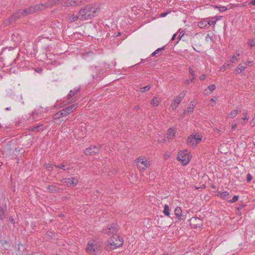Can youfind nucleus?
Returning a JSON list of instances; mask_svg holds the SVG:
<instances>
[{
  "instance_id": "7",
  "label": "nucleus",
  "mask_w": 255,
  "mask_h": 255,
  "mask_svg": "<svg viewBox=\"0 0 255 255\" xmlns=\"http://www.w3.org/2000/svg\"><path fill=\"white\" fill-rule=\"evenodd\" d=\"M137 163V168L139 170H144L149 166V161L144 160L141 157H138L135 160Z\"/></svg>"
},
{
  "instance_id": "4",
  "label": "nucleus",
  "mask_w": 255,
  "mask_h": 255,
  "mask_svg": "<svg viewBox=\"0 0 255 255\" xmlns=\"http://www.w3.org/2000/svg\"><path fill=\"white\" fill-rule=\"evenodd\" d=\"M202 136L199 135L192 134L188 136L187 140V144L188 146L195 147L201 142Z\"/></svg>"
},
{
  "instance_id": "32",
  "label": "nucleus",
  "mask_w": 255,
  "mask_h": 255,
  "mask_svg": "<svg viewBox=\"0 0 255 255\" xmlns=\"http://www.w3.org/2000/svg\"><path fill=\"white\" fill-rule=\"evenodd\" d=\"M239 56H240V53L238 51H237L236 52V54L232 56L231 59L230 60V62H232V63H234L235 61H238V59L237 57H239Z\"/></svg>"
},
{
  "instance_id": "1",
  "label": "nucleus",
  "mask_w": 255,
  "mask_h": 255,
  "mask_svg": "<svg viewBox=\"0 0 255 255\" xmlns=\"http://www.w3.org/2000/svg\"><path fill=\"white\" fill-rule=\"evenodd\" d=\"M101 10V5L98 3L91 4L81 8L79 11L80 18L87 20L97 15Z\"/></svg>"
},
{
  "instance_id": "42",
  "label": "nucleus",
  "mask_w": 255,
  "mask_h": 255,
  "mask_svg": "<svg viewBox=\"0 0 255 255\" xmlns=\"http://www.w3.org/2000/svg\"><path fill=\"white\" fill-rule=\"evenodd\" d=\"M216 8H217L220 11H225L227 10V8L224 6H216Z\"/></svg>"
},
{
  "instance_id": "6",
  "label": "nucleus",
  "mask_w": 255,
  "mask_h": 255,
  "mask_svg": "<svg viewBox=\"0 0 255 255\" xmlns=\"http://www.w3.org/2000/svg\"><path fill=\"white\" fill-rule=\"evenodd\" d=\"M119 229L118 228L117 224L113 223L110 225L107 226V228L103 230V233L104 234L110 235H115L117 234V232H118Z\"/></svg>"
},
{
  "instance_id": "9",
  "label": "nucleus",
  "mask_w": 255,
  "mask_h": 255,
  "mask_svg": "<svg viewBox=\"0 0 255 255\" xmlns=\"http://www.w3.org/2000/svg\"><path fill=\"white\" fill-rule=\"evenodd\" d=\"M21 10H19L14 13L10 18L4 20V23L5 25L10 24L16 19L18 18L21 15Z\"/></svg>"
},
{
  "instance_id": "64",
  "label": "nucleus",
  "mask_w": 255,
  "mask_h": 255,
  "mask_svg": "<svg viewBox=\"0 0 255 255\" xmlns=\"http://www.w3.org/2000/svg\"><path fill=\"white\" fill-rule=\"evenodd\" d=\"M121 34V33L119 32V33H118V35L116 36L117 37L119 35H120Z\"/></svg>"
},
{
  "instance_id": "40",
  "label": "nucleus",
  "mask_w": 255,
  "mask_h": 255,
  "mask_svg": "<svg viewBox=\"0 0 255 255\" xmlns=\"http://www.w3.org/2000/svg\"><path fill=\"white\" fill-rule=\"evenodd\" d=\"M150 88V86L149 85L140 88V92L141 93H144L145 92L148 91Z\"/></svg>"
},
{
  "instance_id": "56",
  "label": "nucleus",
  "mask_w": 255,
  "mask_h": 255,
  "mask_svg": "<svg viewBox=\"0 0 255 255\" xmlns=\"http://www.w3.org/2000/svg\"><path fill=\"white\" fill-rule=\"evenodd\" d=\"M192 81H191V79H186L184 83L186 85L189 84L190 82H192Z\"/></svg>"
},
{
  "instance_id": "52",
  "label": "nucleus",
  "mask_w": 255,
  "mask_h": 255,
  "mask_svg": "<svg viewBox=\"0 0 255 255\" xmlns=\"http://www.w3.org/2000/svg\"><path fill=\"white\" fill-rule=\"evenodd\" d=\"M206 78V75L205 74H203L199 77V79L201 81H203V80H205Z\"/></svg>"
},
{
  "instance_id": "55",
  "label": "nucleus",
  "mask_w": 255,
  "mask_h": 255,
  "mask_svg": "<svg viewBox=\"0 0 255 255\" xmlns=\"http://www.w3.org/2000/svg\"><path fill=\"white\" fill-rule=\"evenodd\" d=\"M35 71L38 73H41L42 71V69L41 68H38L35 69Z\"/></svg>"
},
{
  "instance_id": "46",
  "label": "nucleus",
  "mask_w": 255,
  "mask_h": 255,
  "mask_svg": "<svg viewBox=\"0 0 255 255\" xmlns=\"http://www.w3.org/2000/svg\"><path fill=\"white\" fill-rule=\"evenodd\" d=\"M249 44L251 47L255 46V39H251L249 41Z\"/></svg>"
},
{
  "instance_id": "5",
  "label": "nucleus",
  "mask_w": 255,
  "mask_h": 255,
  "mask_svg": "<svg viewBox=\"0 0 255 255\" xmlns=\"http://www.w3.org/2000/svg\"><path fill=\"white\" fill-rule=\"evenodd\" d=\"M177 159L182 162L183 165H186L190 160L188 151L185 150L179 152L177 155Z\"/></svg>"
},
{
  "instance_id": "51",
  "label": "nucleus",
  "mask_w": 255,
  "mask_h": 255,
  "mask_svg": "<svg viewBox=\"0 0 255 255\" xmlns=\"http://www.w3.org/2000/svg\"><path fill=\"white\" fill-rule=\"evenodd\" d=\"M244 117L242 118V119L244 121H247L249 120V117L247 116V113H244Z\"/></svg>"
},
{
  "instance_id": "45",
  "label": "nucleus",
  "mask_w": 255,
  "mask_h": 255,
  "mask_svg": "<svg viewBox=\"0 0 255 255\" xmlns=\"http://www.w3.org/2000/svg\"><path fill=\"white\" fill-rule=\"evenodd\" d=\"M1 244H2V246H3L5 249H6L7 247H8V246H9L8 243L6 241H5V240L1 241Z\"/></svg>"
},
{
  "instance_id": "12",
  "label": "nucleus",
  "mask_w": 255,
  "mask_h": 255,
  "mask_svg": "<svg viewBox=\"0 0 255 255\" xmlns=\"http://www.w3.org/2000/svg\"><path fill=\"white\" fill-rule=\"evenodd\" d=\"M100 151V148L97 146H90L84 150L86 155H94Z\"/></svg>"
},
{
  "instance_id": "53",
  "label": "nucleus",
  "mask_w": 255,
  "mask_h": 255,
  "mask_svg": "<svg viewBox=\"0 0 255 255\" xmlns=\"http://www.w3.org/2000/svg\"><path fill=\"white\" fill-rule=\"evenodd\" d=\"M214 131H216V132H222L223 131V128H222L221 129H219L218 128H214Z\"/></svg>"
},
{
  "instance_id": "22",
  "label": "nucleus",
  "mask_w": 255,
  "mask_h": 255,
  "mask_svg": "<svg viewBox=\"0 0 255 255\" xmlns=\"http://www.w3.org/2000/svg\"><path fill=\"white\" fill-rule=\"evenodd\" d=\"M79 91V89H74L73 90H71L68 95H67V99L69 100L71 98H72L74 95L77 94Z\"/></svg>"
},
{
  "instance_id": "27",
  "label": "nucleus",
  "mask_w": 255,
  "mask_h": 255,
  "mask_svg": "<svg viewBox=\"0 0 255 255\" xmlns=\"http://www.w3.org/2000/svg\"><path fill=\"white\" fill-rule=\"evenodd\" d=\"M163 213L165 216L169 217L170 216V209L167 204L164 205Z\"/></svg>"
},
{
  "instance_id": "20",
  "label": "nucleus",
  "mask_w": 255,
  "mask_h": 255,
  "mask_svg": "<svg viewBox=\"0 0 255 255\" xmlns=\"http://www.w3.org/2000/svg\"><path fill=\"white\" fill-rule=\"evenodd\" d=\"M216 86L214 84H211L208 87V88L205 90V94H210L215 90Z\"/></svg>"
},
{
  "instance_id": "36",
  "label": "nucleus",
  "mask_w": 255,
  "mask_h": 255,
  "mask_svg": "<svg viewBox=\"0 0 255 255\" xmlns=\"http://www.w3.org/2000/svg\"><path fill=\"white\" fill-rule=\"evenodd\" d=\"M151 104L152 105L154 106H158L159 102L157 100V99L156 97H154L151 101Z\"/></svg>"
},
{
  "instance_id": "10",
  "label": "nucleus",
  "mask_w": 255,
  "mask_h": 255,
  "mask_svg": "<svg viewBox=\"0 0 255 255\" xmlns=\"http://www.w3.org/2000/svg\"><path fill=\"white\" fill-rule=\"evenodd\" d=\"M58 185V184L57 183L48 186L47 187L48 192L50 193H61L63 190L62 188H60Z\"/></svg>"
},
{
  "instance_id": "30",
  "label": "nucleus",
  "mask_w": 255,
  "mask_h": 255,
  "mask_svg": "<svg viewBox=\"0 0 255 255\" xmlns=\"http://www.w3.org/2000/svg\"><path fill=\"white\" fill-rule=\"evenodd\" d=\"M164 50V47H162L159 48H158L156 49L154 52H153L151 54V56L152 57L155 56L156 54L159 53L160 52L163 51Z\"/></svg>"
},
{
  "instance_id": "25",
  "label": "nucleus",
  "mask_w": 255,
  "mask_h": 255,
  "mask_svg": "<svg viewBox=\"0 0 255 255\" xmlns=\"http://www.w3.org/2000/svg\"><path fill=\"white\" fill-rule=\"evenodd\" d=\"M79 17H80L79 15V16L75 15H69L68 16V20L69 22H72L77 21Z\"/></svg>"
},
{
  "instance_id": "16",
  "label": "nucleus",
  "mask_w": 255,
  "mask_h": 255,
  "mask_svg": "<svg viewBox=\"0 0 255 255\" xmlns=\"http://www.w3.org/2000/svg\"><path fill=\"white\" fill-rule=\"evenodd\" d=\"M195 108V104L194 102L191 101L188 105V108L187 110L184 111L183 114H190L192 113Z\"/></svg>"
},
{
  "instance_id": "3",
  "label": "nucleus",
  "mask_w": 255,
  "mask_h": 255,
  "mask_svg": "<svg viewBox=\"0 0 255 255\" xmlns=\"http://www.w3.org/2000/svg\"><path fill=\"white\" fill-rule=\"evenodd\" d=\"M108 243L112 249H115L121 247L123 244L124 241L123 238L118 234H115L108 240Z\"/></svg>"
},
{
  "instance_id": "35",
  "label": "nucleus",
  "mask_w": 255,
  "mask_h": 255,
  "mask_svg": "<svg viewBox=\"0 0 255 255\" xmlns=\"http://www.w3.org/2000/svg\"><path fill=\"white\" fill-rule=\"evenodd\" d=\"M5 217V213L3 209L0 207V221L3 220Z\"/></svg>"
},
{
  "instance_id": "34",
  "label": "nucleus",
  "mask_w": 255,
  "mask_h": 255,
  "mask_svg": "<svg viewBox=\"0 0 255 255\" xmlns=\"http://www.w3.org/2000/svg\"><path fill=\"white\" fill-rule=\"evenodd\" d=\"M189 72L190 74L192 76V78L191 79V81H193V80L196 77V75L194 73V70L191 68H189Z\"/></svg>"
},
{
  "instance_id": "15",
  "label": "nucleus",
  "mask_w": 255,
  "mask_h": 255,
  "mask_svg": "<svg viewBox=\"0 0 255 255\" xmlns=\"http://www.w3.org/2000/svg\"><path fill=\"white\" fill-rule=\"evenodd\" d=\"M174 214L176 216L177 218L178 219L179 221L183 220V214L182 210L180 208V207H177L174 210Z\"/></svg>"
},
{
  "instance_id": "2",
  "label": "nucleus",
  "mask_w": 255,
  "mask_h": 255,
  "mask_svg": "<svg viewBox=\"0 0 255 255\" xmlns=\"http://www.w3.org/2000/svg\"><path fill=\"white\" fill-rule=\"evenodd\" d=\"M102 244L97 240L90 241L86 248V252L90 255H97L101 252Z\"/></svg>"
},
{
  "instance_id": "21",
  "label": "nucleus",
  "mask_w": 255,
  "mask_h": 255,
  "mask_svg": "<svg viewBox=\"0 0 255 255\" xmlns=\"http://www.w3.org/2000/svg\"><path fill=\"white\" fill-rule=\"evenodd\" d=\"M44 128H45V126H44L43 125H39L37 126H33L31 128V131H34L35 130H36L37 131H40L43 130Z\"/></svg>"
},
{
  "instance_id": "43",
  "label": "nucleus",
  "mask_w": 255,
  "mask_h": 255,
  "mask_svg": "<svg viewBox=\"0 0 255 255\" xmlns=\"http://www.w3.org/2000/svg\"><path fill=\"white\" fill-rule=\"evenodd\" d=\"M238 199L239 196L237 195H235L231 200H229V202L231 203H235L238 201Z\"/></svg>"
},
{
  "instance_id": "63",
  "label": "nucleus",
  "mask_w": 255,
  "mask_h": 255,
  "mask_svg": "<svg viewBox=\"0 0 255 255\" xmlns=\"http://www.w3.org/2000/svg\"><path fill=\"white\" fill-rule=\"evenodd\" d=\"M10 221H11V222H12V223H13V224H14V223L13 219H10Z\"/></svg>"
},
{
  "instance_id": "61",
  "label": "nucleus",
  "mask_w": 255,
  "mask_h": 255,
  "mask_svg": "<svg viewBox=\"0 0 255 255\" xmlns=\"http://www.w3.org/2000/svg\"><path fill=\"white\" fill-rule=\"evenodd\" d=\"M176 36V34H174L172 36L171 40H174L175 39Z\"/></svg>"
},
{
  "instance_id": "62",
  "label": "nucleus",
  "mask_w": 255,
  "mask_h": 255,
  "mask_svg": "<svg viewBox=\"0 0 255 255\" xmlns=\"http://www.w3.org/2000/svg\"><path fill=\"white\" fill-rule=\"evenodd\" d=\"M11 110V109H10V107H9V108H6L5 109V110H6V111H8V110Z\"/></svg>"
},
{
  "instance_id": "26",
  "label": "nucleus",
  "mask_w": 255,
  "mask_h": 255,
  "mask_svg": "<svg viewBox=\"0 0 255 255\" xmlns=\"http://www.w3.org/2000/svg\"><path fill=\"white\" fill-rule=\"evenodd\" d=\"M206 20H202L198 22V25L201 28H208Z\"/></svg>"
},
{
  "instance_id": "29",
  "label": "nucleus",
  "mask_w": 255,
  "mask_h": 255,
  "mask_svg": "<svg viewBox=\"0 0 255 255\" xmlns=\"http://www.w3.org/2000/svg\"><path fill=\"white\" fill-rule=\"evenodd\" d=\"M238 114V110L232 111L228 115V118L231 119L234 118Z\"/></svg>"
},
{
  "instance_id": "31",
  "label": "nucleus",
  "mask_w": 255,
  "mask_h": 255,
  "mask_svg": "<svg viewBox=\"0 0 255 255\" xmlns=\"http://www.w3.org/2000/svg\"><path fill=\"white\" fill-rule=\"evenodd\" d=\"M229 193L225 191L222 193H220V196L223 199H227L229 198Z\"/></svg>"
},
{
  "instance_id": "19",
  "label": "nucleus",
  "mask_w": 255,
  "mask_h": 255,
  "mask_svg": "<svg viewBox=\"0 0 255 255\" xmlns=\"http://www.w3.org/2000/svg\"><path fill=\"white\" fill-rule=\"evenodd\" d=\"M77 107V104H73L72 105L69 106L64 109L67 114L68 115L70 113H72Z\"/></svg>"
},
{
  "instance_id": "13",
  "label": "nucleus",
  "mask_w": 255,
  "mask_h": 255,
  "mask_svg": "<svg viewBox=\"0 0 255 255\" xmlns=\"http://www.w3.org/2000/svg\"><path fill=\"white\" fill-rule=\"evenodd\" d=\"M191 224L194 228H200L202 225V221L198 218H192L190 219Z\"/></svg>"
},
{
  "instance_id": "39",
  "label": "nucleus",
  "mask_w": 255,
  "mask_h": 255,
  "mask_svg": "<svg viewBox=\"0 0 255 255\" xmlns=\"http://www.w3.org/2000/svg\"><path fill=\"white\" fill-rule=\"evenodd\" d=\"M185 96V92L183 91L181 93H180L179 94L178 96L176 97V98L181 101L184 99Z\"/></svg>"
},
{
  "instance_id": "59",
  "label": "nucleus",
  "mask_w": 255,
  "mask_h": 255,
  "mask_svg": "<svg viewBox=\"0 0 255 255\" xmlns=\"http://www.w3.org/2000/svg\"><path fill=\"white\" fill-rule=\"evenodd\" d=\"M249 4H252V5H255V0H252L250 2Z\"/></svg>"
},
{
  "instance_id": "54",
  "label": "nucleus",
  "mask_w": 255,
  "mask_h": 255,
  "mask_svg": "<svg viewBox=\"0 0 255 255\" xmlns=\"http://www.w3.org/2000/svg\"><path fill=\"white\" fill-rule=\"evenodd\" d=\"M169 13V12H163V13H161L160 14V17H165V16H166L168 13Z\"/></svg>"
},
{
  "instance_id": "49",
  "label": "nucleus",
  "mask_w": 255,
  "mask_h": 255,
  "mask_svg": "<svg viewBox=\"0 0 255 255\" xmlns=\"http://www.w3.org/2000/svg\"><path fill=\"white\" fill-rule=\"evenodd\" d=\"M53 166L54 165L53 164L50 163L45 164V168L48 170H50V168H52Z\"/></svg>"
},
{
  "instance_id": "47",
  "label": "nucleus",
  "mask_w": 255,
  "mask_h": 255,
  "mask_svg": "<svg viewBox=\"0 0 255 255\" xmlns=\"http://www.w3.org/2000/svg\"><path fill=\"white\" fill-rule=\"evenodd\" d=\"M216 22V21H211V20L207 21V23H207L208 27H209L211 25H212L213 24H215Z\"/></svg>"
},
{
  "instance_id": "41",
  "label": "nucleus",
  "mask_w": 255,
  "mask_h": 255,
  "mask_svg": "<svg viewBox=\"0 0 255 255\" xmlns=\"http://www.w3.org/2000/svg\"><path fill=\"white\" fill-rule=\"evenodd\" d=\"M62 117L61 116V113H60L59 112L56 113L53 116V119L54 120H57L61 118Z\"/></svg>"
},
{
  "instance_id": "58",
  "label": "nucleus",
  "mask_w": 255,
  "mask_h": 255,
  "mask_svg": "<svg viewBox=\"0 0 255 255\" xmlns=\"http://www.w3.org/2000/svg\"><path fill=\"white\" fill-rule=\"evenodd\" d=\"M211 102H212V103H211L210 105L211 106H213L214 105V104L215 103V101L214 99H212L211 100Z\"/></svg>"
},
{
  "instance_id": "57",
  "label": "nucleus",
  "mask_w": 255,
  "mask_h": 255,
  "mask_svg": "<svg viewBox=\"0 0 255 255\" xmlns=\"http://www.w3.org/2000/svg\"><path fill=\"white\" fill-rule=\"evenodd\" d=\"M237 127V125L236 124H233L232 126V129L233 130H235Z\"/></svg>"
},
{
  "instance_id": "23",
  "label": "nucleus",
  "mask_w": 255,
  "mask_h": 255,
  "mask_svg": "<svg viewBox=\"0 0 255 255\" xmlns=\"http://www.w3.org/2000/svg\"><path fill=\"white\" fill-rule=\"evenodd\" d=\"M71 0H62L61 1V5L63 6H72V2H71Z\"/></svg>"
},
{
  "instance_id": "44",
  "label": "nucleus",
  "mask_w": 255,
  "mask_h": 255,
  "mask_svg": "<svg viewBox=\"0 0 255 255\" xmlns=\"http://www.w3.org/2000/svg\"><path fill=\"white\" fill-rule=\"evenodd\" d=\"M54 233L53 232L51 231H48L46 233V236L49 237L50 239L52 238V237L54 236Z\"/></svg>"
},
{
  "instance_id": "60",
  "label": "nucleus",
  "mask_w": 255,
  "mask_h": 255,
  "mask_svg": "<svg viewBox=\"0 0 255 255\" xmlns=\"http://www.w3.org/2000/svg\"><path fill=\"white\" fill-rule=\"evenodd\" d=\"M169 157V155L166 153L164 154V159L166 160Z\"/></svg>"
},
{
  "instance_id": "33",
  "label": "nucleus",
  "mask_w": 255,
  "mask_h": 255,
  "mask_svg": "<svg viewBox=\"0 0 255 255\" xmlns=\"http://www.w3.org/2000/svg\"><path fill=\"white\" fill-rule=\"evenodd\" d=\"M11 40L14 42H18L20 40V37L18 34H13L11 35Z\"/></svg>"
},
{
  "instance_id": "17",
  "label": "nucleus",
  "mask_w": 255,
  "mask_h": 255,
  "mask_svg": "<svg viewBox=\"0 0 255 255\" xmlns=\"http://www.w3.org/2000/svg\"><path fill=\"white\" fill-rule=\"evenodd\" d=\"M181 102V101L180 100L175 97L174 98L171 104L170 108H171L173 111L175 110Z\"/></svg>"
},
{
  "instance_id": "28",
  "label": "nucleus",
  "mask_w": 255,
  "mask_h": 255,
  "mask_svg": "<svg viewBox=\"0 0 255 255\" xmlns=\"http://www.w3.org/2000/svg\"><path fill=\"white\" fill-rule=\"evenodd\" d=\"M246 68V66H244L242 64H240L238 66L237 69H236V71L237 73H239L241 71L244 70Z\"/></svg>"
},
{
  "instance_id": "18",
  "label": "nucleus",
  "mask_w": 255,
  "mask_h": 255,
  "mask_svg": "<svg viewBox=\"0 0 255 255\" xmlns=\"http://www.w3.org/2000/svg\"><path fill=\"white\" fill-rule=\"evenodd\" d=\"M88 0H71V2L72 3V6H78L85 4L88 2Z\"/></svg>"
},
{
  "instance_id": "37",
  "label": "nucleus",
  "mask_w": 255,
  "mask_h": 255,
  "mask_svg": "<svg viewBox=\"0 0 255 255\" xmlns=\"http://www.w3.org/2000/svg\"><path fill=\"white\" fill-rule=\"evenodd\" d=\"M55 167L58 168H60V169H62L64 170H68L69 168H66V165L63 164H61L59 165H54Z\"/></svg>"
},
{
  "instance_id": "8",
  "label": "nucleus",
  "mask_w": 255,
  "mask_h": 255,
  "mask_svg": "<svg viewBox=\"0 0 255 255\" xmlns=\"http://www.w3.org/2000/svg\"><path fill=\"white\" fill-rule=\"evenodd\" d=\"M62 180L68 187H74L78 182V180L75 177L66 178Z\"/></svg>"
},
{
  "instance_id": "48",
  "label": "nucleus",
  "mask_w": 255,
  "mask_h": 255,
  "mask_svg": "<svg viewBox=\"0 0 255 255\" xmlns=\"http://www.w3.org/2000/svg\"><path fill=\"white\" fill-rule=\"evenodd\" d=\"M59 112L60 113H61V116L62 117H65V116H68V115L67 114L65 110L64 109H63L62 110L59 111Z\"/></svg>"
},
{
  "instance_id": "24",
  "label": "nucleus",
  "mask_w": 255,
  "mask_h": 255,
  "mask_svg": "<svg viewBox=\"0 0 255 255\" xmlns=\"http://www.w3.org/2000/svg\"><path fill=\"white\" fill-rule=\"evenodd\" d=\"M62 0H50L48 2L47 6H48L55 5L56 4L59 3L60 2L61 3Z\"/></svg>"
},
{
  "instance_id": "38",
  "label": "nucleus",
  "mask_w": 255,
  "mask_h": 255,
  "mask_svg": "<svg viewBox=\"0 0 255 255\" xmlns=\"http://www.w3.org/2000/svg\"><path fill=\"white\" fill-rule=\"evenodd\" d=\"M230 67V64L229 63H225L220 68L221 71H225Z\"/></svg>"
},
{
  "instance_id": "11",
  "label": "nucleus",
  "mask_w": 255,
  "mask_h": 255,
  "mask_svg": "<svg viewBox=\"0 0 255 255\" xmlns=\"http://www.w3.org/2000/svg\"><path fill=\"white\" fill-rule=\"evenodd\" d=\"M41 6L40 5H37L35 6H32L29 7L28 8L22 10L21 15L22 16H25L27 14L32 13L38 10L40 8Z\"/></svg>"
},
{
  "instance_id": "14",
  "label": "nucleus",
  "mask_w": 255,
  "mask_h": 255,
  "mask_svg": "<svg viewBox=\"0 0 255 255\" xmlns=\"http://www.w3.org/2000/svg\"><path fill=\"white\" fill-rule=\"evenodd\" d=\"M167 138L168 140H171L175 137V130L173 128H170L168 130L166 134Z\"/></svg>"
},
{
  "instance_id": "50",
  "label": "nucleus",
  "mask_w": 255,
  "mask_h": 255,
  "mask_svg": "<svg viewBox=\"0 0 255 255\" xmlns=\"http://www.w3.org/2000/svg\"><path fill=\"white\" fill-rule=\"evenodd\" d=\"M252 179V176L251 175V174L250 173H248L247 174V182H250Z\"/></svg>"
}]
</instances>
